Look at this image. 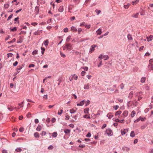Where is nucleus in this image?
<instances>
[{
  "label": "nucleus",
  "instance_id": "nucleus-32",
  "mask_svg": "<svg viewBox=\"0 0 153 153\" xmlns=\"http://www.w3.org/2000/svg\"><path fill=\"white\" fill-rule=\"evenodd\" d=\"M64 132L65 134H69L70 132V130L68 129H65Z\"/></svg>",
  "mask_w": 153,
  "mask_h": 153
},
{
  "label": "nucleus",
  "instance_id": "nucleus-40",
  "mask_svg": "<svg viewBox=\"0 0 153 153\" xmlns=\"http://www.w3.org/2000/svg\"><path fill=\"white\" fill-rule=\"evenodd\" d=\"M127 37L128 39L129 40H132V37H131V35L130 34H128V35Z\"/></svg>",
  "mask_w": 153,
  "mask_h": 153
},
{
  "label": "nucleus",
  "instance_id": "nucleus-57",
  "mask_svg": "<svg viewBox=\"0 0 153 153\" xmlns=\"http://www.w3.org/2000/svg\"><path fill=\"white\" fill-rule=\"evenodd\" d=\"M119 107V106L118 105H115L114 106V108L115 110H117Z\"/></svg>",
  "mask_w": 153,
  "mask_h": 153
},
{
  "label": "nucleus",
  "instance_id": "nucleus-60",
  "mask_svg": "<svg viewBox=\"0 0 153 153\" xmlns=\"http://www.w3.org/2000/svg\"><path fill=\"white\" fill-rule=\"evenodd\" d=\"M56 121V119L55 118L53 117V118L52 119L51 121L53 123H54Z\"/></svg>",
  "mask_w": 153,
  "mask_h": 153
},
{
  "label": "nucleus",
  "instance_id": "nucleus-36",
  "mask_svg": "<svg viewBox=\"0 0 153 153\" xmlns=\"http://www.w3.org/2000/svg\"><path fill=\"white\" fill-rule=\"evenodd\" d=\"M121 111H119L116 112L115 114V115L116 116L117 115H119L120 114H121Z\"/></svg>",
  "mask_w": 153,
  "mask_h": 153
},
{
  "label": "nucleus",
  "instance_id": "nucleus-15",
  "mask_svg": "<svg viewBox=\"0 0 153 153\" xmlns=\"http://www.w3.org/2000/svg\"><path fill=\"white\" fill-rule=\"evenodd\" d=\"M65 48L67 49L68 50H70L71 49V45L70 44H67L65 46Z\"/></svg>",
  "mask_w": 153,
  "mask_h": 153
},
{
  "label": "nucleus",
  "instance_id": "nucleus-64",
  "mask_svg": "<svg viewBox=\"0 0 153 153\" xmlns=\"http://www.w3.org/2000/svg\"><path fill=\"white\" fill-rule=\"evenodd\" d=\"M37 51L36 50L32 52V54L35 55L37 54Z\"/></svg>",
  "mask_w": 153,
  "mask_h": 153
},
{
  "label": "nucleus",
  "instance_id": "nucleus-30",
  "mask_svg": "<svg viewBox=\"0 0 153 153\" xmlns=\"http://www.w3.org/2000/svg\"><path fill=\"white\" fill-rule=\"evenodd\" d=\"M140 120H141L142 121H144L145 120V117H140L138 118Z\"/></svg>",
  "mask_w": 153,
  "mask_h": 153
},
{
  "label": "nucleus",
  "instance_id": "nucleus-2",
  "mask_svg": "<svg viewBox=\"0 0 153 153\" xmlns=\"http://www.w3.org/2000/svg\"><path fill=\"white\" fill-rule=\"evenodd\" d=\"M128 131V128H126L123 130H121V134L122 135L126 134Z\"/></svg>",
  "mask_w": 153,
  "mask_h": 153
},
{
  "label": "nucleus",
  "instance_id": "nucleus-52",
  "mask_svg": "<svg viewBox=\"0 0 153 153\" xmlns=\"http://www.w3.org/2000/svg\"><path fill=\"white\" fill-rule=\"evenodd\" d=\"M68 28H65L64 29V32L65 33H67L68 31Z\"/></svg>",
  "mask_w": 153,
  "mask_h": 153
},
{
  "label": "nucleus",
  "instance_id": "nucleus-19",
  "mask_svg": "<svg viewBox=\"0 0 153 153\" xmlns=\"http://www.w3.org/2000/svg\"><path fill=\"white\" fill-rule=\"evenodd\" d=\"M148 68L149 69L151 70H153L152 68H153V64H149V65H148Z\"/></svg>",
  "mask_w": 153,
  "mask_h": 153
},
{
  "label": "nucleus",
  "instance_id": "nucleus-37",
  "mask_svg": "<svg viewBox=\"0 0 153 153\" xmlns=\"http://www.w3.org/2000/svg\"><path fill=\"white\" fill-rule=\"evenodd\" d=\"M22 149L21 148H17L16 149V151L17 152H20L22 151Z\"/></svg>",
  "mask_w": 153,
  "mask_h": 153
},
{
  "label": "nucleus",
  "instance_id": "nucleus-47",
  "mask_svg": "<svg viewBox=\"0 0 153 153\" xmlns=\"http://www.w3.org/2000/svg\"><path fill=\"white\" fill-rule=\"evenodd\" d=\"M41 49L42 50V51H41V53H42V54H43L44 52L45 51V49L44 48H41Z\"/></svg>",
  "mask_w": 153,
  "mask_h": 153
},
{
  "label": "nucleus",
  "instance_id": "nucleus-38",
  "mask_svg": "<svg viewBox=\"0 0 153 153\" xmlns=\"http://www.w3.org/2000/svg\"><path fill=\"white\" fill-rule=\"evenodd\" d=\"M90 101L89 100H88L87 101H85V106H88L90 104Z\"/></svg>",
  "mask_w": 153,
  "mask_h": 153
},
{
  "label": "nucleus",
  "instance_id": "nucleus-17",
  "mask_svg": "<svg viewBox=\"0 0 153 153\" xmlns=\"http://www.w3.org/2000/svg\"><path fill=\"white\" fill-rule=\"evenodd\" d=\"M84 89H88L89 88V85L88 84H85L84 85L83 87Z\"/></svg>",
  "mask_w": 153,
  "mask_h": 153
},
{
  "label": "nucleus",
  "instance_id": "nucleus-58",
  "mask_svg": "<svg viewBox=\"0 0 153 153\" xmlns=\"http://www.w3.org/2000/svg\"><path fill=\"white\" fill-rule=\"evenodd\" d=\"M114 120V119H113V120ZM113 120L115 121L116 122H119L120 120L118 119H115L114 120Z\"/></svg>",
  "mask_w": 153,
  "mask_h": 153
},
{
  "label": "nucleus",
  "instance_id": "nucleus-63",
  "mask_svg": "<svg viewBox=\"0 0 153 153\" xmlns=\"http://www.w3.org/2000/svg\"><path fill=\"white\" fill-rule=\"evenodd\" d=\"M86 137H91V134L90 133V132H88V133L86 135Z\"/></svg>",
  "mask_w": 153,
  "mask_h": 153
},
{
  "label": "nucleus",
  "instance_id": "nucleus-20",
  "mask_svg": "<svg viewBox=\"0 0 153 153\" xmlns=\"http://www.w3.org/2000/svg\"><path fill=\"white\" fill-rule=\"evenodd\" d=\"M89 111V109L88 108H86L84 109V113L85 114H88Z\"/></svg>",
  "mask_w": 153,
  "mask_h": 153
},
{
  "label": "nucleus",
  "instance_id": "nucleus-1",
  "mask_svg": "<svg viewBox=\"0 0 153 153\" xmlns=\"http://www.w3.org/2000/svg\"><path fill=\"white\" fill-rule=\"evenodd\" d=\"M99 59H104V60H106L108 59V55H103L101 54L99 56Z\"/></svg>",
  "mask_w": 153,
  "mask_h": 153
},
{
  "label": "nucleus",
  "instance_id": "nucleus-56",
  "mask_svg": "<svg viewBox=\"0 0 153 153\" xmlns=\"http://www.w3.org/2000/svg\"><path fill=\"white\" fill-rule=\"evenodd\" d=\"M73 78L74 80H77V79H78V76L75 75L74 74V75Z\"/></svg>",
  "mask_w": 153,
  "mask_h": 153
},
{
  "label": "nucleus",
  "instance_id": "nucleus-10",
  "mask_svg": "<svg viewBox=\"0 0 153 153\" xmlns=\"http://www.w3.org/2000/svg\"><path fill=\"white\" fill-rule=\"evenodd\" d=\"M77 29L74 26H72L71 27V31L72 32H76L77 31Z\"/></svg>",
  "mask_w": 153,
  "mask_h": 153
},
{
  "label": "nucleus",
  "instance_id": "nucleus-27",
  "mask_svg": "<svg viewBox=\"0 0 153 153\" xmlns=\"http://www.w3.org/2000/svg\"><path fill=\"white\" fill-rule=\"evenodd\" d=\"M130 136L132 137H134L135 136V134L134 131H132L131 132V134H130Z\"/></svg>",
  "mask_w": 153,
  "mask_h": 153
},
{
  "label": "nucleus",
  "instance_id": "nucleus-31",
  "mask_svg": "<svg viewBox=\"0 0 153 153\" xmlns=\"http://www.w3.org/2000/svg\"><path fill=\"white\" fill-rule=\"evenodd\" d=\"M16 41V39L15 38H14V39H13L12 40H11V41H9V42H7V43L8 44H10V43H13L15 42Z\"/></svg>",
  "mask_w": 153,
  "mask_h": 153
},
{
  "label": "nucleus",
  "instance_id": "nucleus-23",
  "mask_svg": "<svg viewBox=\"0 0 153 153\" xmlns=\"http://www.w3.org/2000/svg\"><path fill=\"white\" fill-rule=\"evenodd\" d=\"M41 126L40 125H39L36 128V130L37 131H39L41 130Z\"/></svg>",
  "mask_w": 153,
  "mask_h": 153
},
{
  "label": "nucleus",
  "instance_id": "nucleus-59",
  "mask_svg": "<svg viewBox=\"0 0 153 153\" xmlns=\"http://www.w3.org/2000/svg\"><path fill=\"white\" fill-rule=\"evenodd\" d=\"M35 123L37 124L39 122V120L37 119H36L34 120Z\"/></svg>",
  "mask_w": 153,
  "mask_h": 153
},
{
  "label": "nucleus",
  "instance_id": "nucleus-45",
  "mask_svg": "<svg viewBox=\"0 0 153 153\" xmlns=\"http://www.w3.org/2000/svg\"><path fill=\"white\" fill-rule=\"evenodd\" d=\"M95 12H96L97 15H99L101 13V10H95Z\"/></svg>",
  "mask_w": 153,
  "mask_h": 153
},
{
  "label": "nucleus",
  "instance_id": "nucleus-49",
  "mask_svg": "<svg viewBox=\"0 0 153 153\" xmlns=\"http://www.w3.org/2000/svg\"><path fill=\"white\" fill-rule=\"evenodd\" d=\"M24 102H22V103H19V104H18V105H19L20 106V107H23V104H24Z\"/></svg>",
  "mask_w": 153,
  "mask_h": 153
},
{
  "label": "nucleus",
  "instance_id": "nucleus-42",
  "mask_svg": "<svg viewBox=\"0 0 153 153\" xmlns=\"http://www.w3.org/2000/svg\"><path fill=\"white\" fill-rule=\"evenodd\" d=\"M4 7L5 8H8L9 7V4H6L4 5Z\"/></svg>",
  "mask_w": 153,
  "mask_h": 153
},
{
  "label": "nucleus",
  "instance_id": "nucleus-9",
  "mask_svg": "<svg viewBox=\"0 0 153 153\" xmlns=\"http://www.w3.org/2000/svg\"><path fill=\"white\" fill-rule=\"evenodd\" d=\"M107 117H108V118L110 119L114 117V115H113L111 113H109L107 114Z\"/></svg>",
  "mask_w": 153,
  "mask_h": 153
},
{
  "label": "nucleus",
  "instance_id": "nucleus-5",
  "mask_svg": "<svg viewBox=\"0 0 153 153\" xmlns=\"http://www.w3.org/2000/svg\"><path fill=\"white\" fill-rule=\"evenodd\" d=\"M77 110V108H73L71 109L69 111V112L71 114H72L75 113Z\"/></svg>",
  "mask_w": 153,
  "mask_h": 153
},
{
  "label": "nucleus",
  "instance_id": "nucleus-43",
  "mask_svg": "<svg viewBox=\"0 0 153 153\" xmlns=\"http://www.w3.org/2000/svg\"><path fill=\"white\" fill-rule=\"evenodd\" d=\"M70 117L68 115H67L65 116V120H68L69 119Z\"/></svg>",
  "mask_w": 153,
  "mask_h": 153
},
{
  "label": "nucleus",
  "instance_id": "nucleus-7",
  "mask_svg": "<svg viewBox=\"0 0 153 153\" xmlns=\"http://www.w3.org/2000/svg\"><path fill=\"white\" fill-rule=\"evenodd\" d=\"M102 29L101 28H99L97 30L96 32L97 34L98 35H100L102 34Z\"/></svg>",
  "mask_w": 153,
  "mask_h": 153
},
{
  "label": "nucleus",
  "instance_id": "nucleus-11",
  "mask_svg": "<svg viewBox=\"0 0 153 153\" xmlns=\"http://www.w3.org/2000/svg\"><path fill=\"white\" fill-rule=\"evenodd\" d=\"M139 16V13H137L136 14H132L131 17L134 18H138Z\"/></svg>",
  "mask_w": 153,
  "mask_h": 153
},
{
  "label": "nucleus",
  "instance_id": "nucleus-62",
  "mask_svg": "<svg viewBox=\"0 0 153 153\" xmlns=\"http://www.w3.org/2000/svg\"><path fill=\"white\" fill-rule=\"evenodd\" d=\"M119 122L121 123H124L125 122V120H121Z\"/></svg>",
  "mask_w": 153,
  "mask_h": 153
},
{
  "label": "nucleus",
  "instance_id": "nucleus-21",
  "mask_svg": "<svg viewBox=\"0 0 153 153\" xmlns=\"http://www.w3.org/2000/svg\"><path fill=\"white\" fill-rule=\"evenodd\" d=\"M83 118H85L86 119H90V115L89 114H87L85 115H84V116H83Z\"/></svg>",
  "mask_w": 153,
  "mask_h": 153
},
{
  "label": "nucleus",
  "instance_id": "nucleus-41",
  "mask_svg": "<svg viewBox=\"0 0 153 153\" xmlns=\"http://www.w3.org/2000/svg\"><path fill=\"white\" fill-rule=\"evenodd\" d=\"M46 134V132L45 131H43L41 132V135L42 136H45Z\"/></svg>",
  "mask_w": 153,
  "mask_h": 153
},
{
  "label": "nucleus",
  "instance_id": "nucleus-61",
  "mask_svg": "<svg viewBox=\"0 0 153 153\" xmlns=\"http://www.w3.org/2000/svg\"><path fill=\"white\" fill-rule=\"evenodd\" d=\"M18 64V62L17 61L13 63V65L14 66H16Z\"/></svg>",
  "mask_w": 153,
  "mask_h": 153
},
{
  "label": "nucleus",
  "instance_id": "nucleus-50",
  "mask_svg": "<svg viewBox=\"0 0 153 153\" xmlns=\"http://www.w3.org/2000/svg\"><path fill=\"white\" fill-rule=\"evenodd\" d=\"M31 25L33 26H35L37 25L38 23L36 22H33L31 23Z\"/></svg>",
  "mask_w": 153,
  "mask_h": 153
},
{
  "label": "nucleus",
  "instance_id": "nucleus-4",
  "mask_svg": "<svg viewBox=\"0 0 153 153\" xmlns=\"http://www.w3.org/2000/svg\"><path fill=\"white\" fill-rule=\"evenodd\" d=\"M96 46L94 45H92L91 46V49H90V52H91V53H92L94 51V48H95Z\"/></svg>",
  "mask_w": 153,
  "mask_h": 153
},
{
  "label": "nucleus",
  "instance_id": "nucleus-35",
  "mask_svg": "<svg viewBox=\"0 0 153 153\" xmlns=\"http://www.w3.org/2000/svg\"><path fill=\"white\" fill-rule=\"evenodd\" d=\"M146 80V78L145 77H143L141 78V82L143 83L145 82Z\"/></svg>",
  "mask_w": 153,
  "mask_h": 153
},
{
  "label": "nucleus",
  "instance_id": "nucleus-8",
  "mask_svg": "<svg viewBox=\"0 0 153 153\" xmlns=\"http://www.w3.org/2000/svg\"><path fill=\"white\" fill-rule=\"evenodd\" d=\"M63 11H64V7H63V6H59L58 9V11L60 12H62Z\"/></svg>",
  "mask_w": 153,
  "mask_h": 153
},
{
  "label": "nucleus",
  "instance_id": "nucleus-16",
  "mask_svg": "<svg viewBox=\"0 0 153 153\" xmlns=\"http://www.w3.org/2000/svg\"><path fill=\"white\" fill-rule=\"evenodd\" d=\"M85 103V101L84 100H82L79 103H77V106H82Z\"/></svg>",
  "mask_w": 153,
  "mask_h": 153
},
{
  "label": "nucleus",
  "instance_id": "nucleus-6",
  "mask_svg": "<svg viewBox=\"0 0 153 153\" xmlns=\"http://www.w3.org/2000/svg\"><path fill=\"white\" fill-rule=\"evenodd\" d=\"M147 41L149 42L152 41L153 39V36L151 35L149 37H146Z\"/></svg>",
  "mask_w": 153,
  "mask_h": 153
},
{
  "label": "nucleus",
  "instance_id": "nucleus-28",
  "mask_svg": "<svg viewBox=\"0 0 153 153\" xmlns=\"http://www.w3.org/2000/svg\"><path fill=\"white\" fill-rule=\"evenodd\" d=\"M133 91H131V92H130V94H129V96H128L129 98H131L132 97V96L133 95Z\"/></svg>",
  "mask_w": 153,
  "mask_h": 153
},
{
  "label": "nucleus",
  "instance_id": "nucleus-13",
  "mask_svg": "<svg viewBox=\"0 0 153 153\" xmlns=\"http://www.w3.org/2000/svg\"><path fill=\"white\" fill-rule=\"evenodd\" d=\"M128 112L127 111H125L123 113V115L124 117H126L128 116Z\"/></svg>",
  "mask_w": 153,
  "mask_h": 153
},
{
  "label": "nucleus",
  "instance_id": "nucleus-53",
  "mask_svg": "<svg viewBox=\"0 0 153 153\" xmlns=\"http://www.w3.org/2000/svg\"><path fill=\"white\" fill-rule=\"evenodd\" d=\"M12 14H11L9 16L8 18H7V21L9 20L10 19L12 18Z\"/></svg>",
  "mask_w": 153,
  "mask_h": 153
},
{
  "label": "nucleus",
  "instance_id": "nucleus-24",
  "mask_svg": "<svg viewBox=\"0 0 153 153\" xmlns=\"http://www.w3.org/2000/svg\"><path fill=\"white\" fill-rule=\"evenodd\" d=\"M139 2L138 0H135L134 1H133L132 3V4L133 5H134L135 4H136Z\"/></svg>",
  "mask_w": 153,
  "mask_h": 153
},
{
  "label": "nucleus",
  "instance_id": "nucleus-29",
  "mask_svg": "<svg viewBox=\"0 0 153 153\" xmlns=\"http://www.w3.org/2000/svg\"><path fill=\"white\" fill-rule=\"evenodd\" d=\"M130 4L128 3L127 5H124V7L126 9H128V7H129V6H130Z\"/></svg>",
  "mask_w": 153,
  "mask_h": 153
},
{
  "label": "nucleus",
  "instance_id": "nucleus-12",
  "mask_svg": "<svg viewBox=\"0 0 153 153\" xmlns=\"http://www.w3.org/2000/svg\"><path fill=\"white\" fill-rule=\"evenodd\" d=\"M42 30H37L34 33H33V34L35 35H39L41 33Z\"/></svg>",
  "mask_w": 153,
  "mask_h": 153
},
{
  "label": "nucleus",
  "instance_id": "nucleus-18",
  "mask_svg": "<svg viewBox=\"0 0 153 153\" xmlns=\"http://www.w3.org/2000/svg\"><path fill=\"white\" fill-rule=\"evenodd\" d=\"M135 115V112L134 111H133L131 112V117L132 118Z\"/></svg>",
  "mask_w": 153,
  "mask_h": 153
},
{
  "label": "nucleus",
  "instance_id": "nucleus-46",
  "mask_svg": "<svg viewBox=\"0 0 153 153\" xmlns=\"http://www.w3.org/2000/svg\"><path fill=\"white\" fill-rule=\"evenodd\" d=\"M53 149V146L52 145L50 146H48V150H52Z\"/></svg>",
  "mask_w": 153,
  "mask_h": 153
},
{
  "label": "nucleus",
  "instance_id": "nucleus-39",
  "mask_svg": "<svg viewBox=\"0 0 153 153\" xmlns=\"http://www.w3.org/2000/svg\"><path fill=\"white\" fill-rule=\"evenodd\" d=\"M7 109L10 111H12L13 110V107L11 106H7Z\"/></svg>",
  "mask_w": 153,
  "mask_h": 153
},
{
  "label": "nucleus",
  "instance_id": "nucleus-25",
  "mask_svg": "<svg viewBox=\"0 0 153 153\" xmlns=\"http://www.w3.org/2000/svg\"><path fill=\"white\" fill-rule=\"evenodd\" d=\"M34 136L36 138H38L39 137V134L37 132H36L34 133Z\"/></svg>",
  "mask_w": 153,
  "mask_h": 153
},
{
  "label": "nucleus",
  "instance_id": "nucleus-33",
  "mask_svg": "<svg viewBox=\"0 0 153 153\" xmlns=\"http://www.w3.org/2000/svg\"><path fill=\"white\" fill-rule=\"evenodd\" d=\"M63 111V110L62 109H60L58 111V113H57V114L58 115H60L62 114V112Z\"/></svg>",
  "mask_w": 153,
  "mask_h": 153
},
{
  "label": "nucleus",
  "instance_id": "nucleus-44",
  "mask_svg": "<svg viewBox=\"0 0 153 153\" xmlns=\"http://www.w3.org/2000/svg\"><path fill=\"white\" fill-rule=\"evenodd\" d=\"M140 14L141 16H143L145 15V13L144 11L143 10L142 11L140 12Z\"/></svg>",
  "mask_w": 153,
  "mask_h": 153
},
{
  "label": "nucleus",
  "instance_id": "nucleus-22",
  "mask_svg": "<svg viewBox=\"0 0 153 153\" xmlns=\"http://www.w3.org/2000/svg\"><path fill=\"white\" fill-rule=\"evenodd\" d=\"M57 132H55L52 133V137H57Z\"/></svg>",
  "mask_w": 153,
  "mask_h": 153
},
{
  "label": "nucleus",
  "instance_id": "nucleus-48",
  "mask_svg": "<svg viewBox=\"0 0 153 153\" xmlns=\"http://www.w3.org/2000/svg\"><path fill=\"white\" fill-rule=\"evenodd\" d=\"M71 36H68V37H67V39H66V41L67 42L69 41V40L71 39Z\"/></svg>",
  "mask_w": 153,
  "mask_h": 153
},
{
  "label": "nucleus",
  "instance_id": "nucleus-51",
  "mask_svg": "<svg viewBox=\"0 0 153 153\" xmlns=\"http://www.w3.org/2000/svg\"><path fill=\"white\" fill-rule=\"evenodd\" d=\"M86 25L84 22H83L80 25V26L81 27H85Z\"/></svg>",
  "mask_w": 153,
  "mask_h": 153
},
{
  "label": "nucleus",
  "instance_id": "nucleus-55",
  "mask_svg": "<svg viewBox=\"0 0 153 153\" xmlns=\"http://www.w3.org/2000/svg\"><path fill=\"white\" fill-rule=\"evenodd\" d=\"M19 131H20V132H22L23 131H24V128H20L19 129Z\"/></svg>",
  "mask_w": 153,
  "mask_h": 153
},
{
  "label": "nucleus",
  "instance_id": "nucleus-14",
  "mask_svg": "<svg viewBox=\"0 0 153 153\" xmlns=\"http://www.w3.org/2000/svg\"><path fill=\"white\" fill-rule=\"evenodd\" d=\"M22 36H20L19 37V39L17 41V43H22Z\"/></svg>",
  "mask_w": 153,
  "mask_h": 153
},
{
  "label": "nucleus",
  "instance_id": "nucleus-34",
  "mask_svg": "<svg viewBox=\"0 0 153 153\" xmlns=\"http://www.w3.org/2000/svg\"><path fill=\"white\" fill-rule=\"evenodd\" d=\"M10 31H11L15 32L16 30V27H14L12 28H10Z\"/></svg>",
  "mask_w": 153,
  "mask_h": 153
},
{
  "label": "nucleus",
  "instance_id": "nucleus-54",
  "mask_svg": "<svg viewBox=\"0 0 153 153\" xmlns=\"http://www.w3.org/2000/svg\"><path fill=\"white\" fill-rule=\"evenodd\" d=\"M82 29L80 28L78 29V33H79V34H80V32L82 31Z\"/></svg>",
  "mask_w": 153,
  "mask_h": 153
},
{
  "label": "nucleus",
  "instance_id": "nucleus-3",
  "mask_svg": "<svg viewBox=\"0 0 153 153\" xmlns=\"http://www.w3.org/2000/svg\"><path fill=\"white\" fill-rule=\"evenodd\" d=\"M106 133H107V135H111L112 134V131H111V130L110 129H107L106 131Z\"/></svg>",
  "mask_w": 153,
  "mask_h": 153
},
{
  "label": "nucleus",
  "instance_id": "nucleus-26",
  "mask_svg": "<svg viewBox=\"0 0 153 153\" xmlns=\"http://www.w3.org/2000/svg\"><path fill=\"white\" fill-rule=\"evenodd\" d=\"M49 42L48 39H46L44 42V45L45 46H47L48 45Z\"/></svg>",
  "mask_w": 153,
  "mask_h": 153
}]
</instances>
